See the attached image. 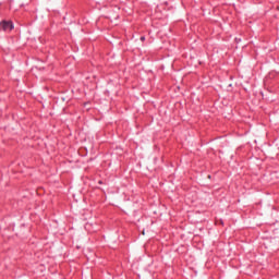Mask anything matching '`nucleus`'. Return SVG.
<instances>
[{
  "mask_svg": "<svg viewBox=\"0 0 279 279\" xmlns=\"http://www.w3.org/2000/svg\"><path fill=\"white\" fill-rule=\"evenodd\" d=\"M0 28L2 32H12L14 29V24L12 22H1Z\"/></svg>",
  "mask_w": 279,
  "mask_h": 279,
  "instance_id": "obj_1",
  "label": "nucleus"
},
{
  "mask_svg": "<svg viewBox=\"0 0 279 279\" xmlns=\"http://www.w3.org/2000/svg\"><path fill=\"white\" fill-rule=\"evenodd\" d=\"M140 40H141L142 43H145V36H142V37L140 38Z\"/></svg>",
  "mask_w": 279,
  "mask_h": 279,
  "instance_id": "obj_2",
  "label": "nucleus"
},
{
  "mask_svg": "<svg viewBox=\"0 0 279 279\" xmlns=\"http://www.w3.org/2000/svg\"><path fill=\"white\" fill-rule=\"evenodd\" d=\"M98 184H104V181H98Z\"/></svg>",
  "mask_w": 279,
  "mask_h": 279,
  "instance_id": "obj_3",
  "label": "nucleus"
}]
</instances>
